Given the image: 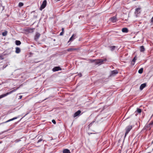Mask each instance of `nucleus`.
<instances>
[{"label": "nucleus", "instance_id": "6", "mask_svg": "<svg viewBox=\"0 0 153 153\" xmlns=\"http://www.w3.org/2000/svg\"><path fill=\"white\" fill-rule=\"evenodd\" d=\"M81 113V111L80 110H78L77 112H76L74 115L73 117H75L77 116H79Z\"/></svg>", "mask_w": 153, "mask_h": 153}, {"label": "nucleus", "instance_id": "10", "mask_svg": "<svg viewBox=\"0 0 153 153\" xmlns=\"http://www.w3.org/2000/svg\"><path fill=\"white\" fill-rule=\"evenodd\" d=\"M111 21L113 22H115L117 21V19L115 16H113L110 19Z\"/></svg>", "mask_w": 153, "mask_h": 153}, {"label": "nucleus", "instance_id": "38", "mask_svg": "<svg viewBox=\"0 0 153 153\" xmlns=\"http://www.w3.org/2000/svg\"><path fill=\"white\" fill-rule=\"evenodd\" d=\"M3 67H4V68H5L6 67H5V66H4H4H3Z\"/></svg>", "mask_w": 153, "mask_h": 153}, {"label": "nucleus", "instance_id": "25", "mask_svg": "<svg viewBox=\"0 0 153 153\" xmlns=\"http://www.w3.org/2000/svg\"><path fill=\"white\" fill-rule=\"evenodd\" d=\"M7 31H5L4 32L2 33V35L3 36H5L7 35Z\"/></svg>", "mask_w": 153, "mask_h": 153}, {"label": "nucleus", "instance_id": "20", "mask_svg": "<svg viewBox=\"0 0 153 153\" xmlns=\"http://www.w3.org/2000/svg\"><path fill=\"white\" fill-rule=\"evenodd\" d=\"M136 60V56H135L134 58L133 59V60H132V61H131V64H132V65H134V63H135V62Z\"/></svg>", "mask_w": 153, "mask_h": 153}, {"label": "nucleus", "instance_id": "8", "mask_svg": "<svg viewBox=\"0 0 153 153\" xmlns=\"http://www.w3.org/2000/svg\"><path fill=\"white\" fill-rule=\"evenodd\" d=\"M40 36V34L39 33H36V35L34 37V39L36 41H37V40L39 39V37Z\"/></svg>", "mask_w": 153, "mask_h": 153}, {"label": "nucleus", "instance_id": "22", "mask_svg": "<svg viewBox=\"0 0 153 153\" xmlns=\"http://www.w3.org/2000/svg\"><path fill=\"white\" fill-rule=\"evenodd\" d=\"M16 44L17 45H19L21 44V42L20 41L16 40L15 42Z\"/></svg>", "mask_w": 153, "mask_h": 153}, {"label": "nucleus", "instance_id": "19", "mask_svg": "<svg viewBox=\"0 0 153 153\" xmlns=\"http://www.w3.org/2000/svg\"><path fill=\"white\" fill-rule=\"evenodd\" d=\"M109 47L110 48L111 50V51H113L115 49L116 47L115 46H110Z\"/></svg>", "mask_w": 153, "mask_h": 153}, {"label": "nucleus", "instance_id": "15", "mask_svg": "<svg viewBox=\"0 0 153 153\" xmlns=\"http://www.w3.org/2000/svg\"><path fill=\"white\" fill-rule=\"evenodd\" d=\"M63 153H71L70 150L67 149H64L63 151Z\"/></svg>", "mask_w": 153, "mask_h": 153}, {"label": "nucleus", "instance_id": "35", "mask_svg": "<svg viewBox=\"0 0 153 153\" xmlns=\"http://www.w3.org/2000/svg\"><path fill=\"white\" fill-rule=\"evenodd\" d=\"M153 143V140L152 141V144Z\"/></svg>", "mask_w": 153, "mask_h": 153}, {"label": "nucleus", "instance_id": "30", "mask_svg": "<svg viewBox=\"0 0 153 153\" xmlns=\"http://www.w3.org/2000/svg\"><path fill=\"white\" fill-rule=\"evenodd\" d=\"M52 123L54 124H56V121L55 120H53L52 121Z\"/></svg>", "mask_w": 153, "mask_h": 153}, {"label": "nucleus", "instance_id": "21", "mask_svg": "<svg viewBox=\"0 0 153 153\" xmlns=\"http://www.w3.org/2000/svg\"><path fill=\"white\" fill-rule=\"evenodd\" d=\"M76 49L75 48H68L67 49V51H73L74 50H76Z\"/></svg>", "mask_w": 153, "mask_h": 153}, {"label": "nucleus", "instance_id": "1", "mask_svg": "<svg viewBox=\"0 0 153 153\" xmlns=\"http://www.w3.org/2000/svg\"><path fill=\"white\" fill-rule=\"evenodd\" d=\"M107 60L106 59H96L95 64L96 65H100L102 64L104 61H106Z\"/></svg>", "mask_w": 153, "mask_h": 153}, {"label": "nucleus", "instance_id": "29", "mask_svg": "<svg viewBox=\"0 0 153 153\" xmlns=\"http://www.w3.org/2000/svg\"><path fill=\"white\" fill-rule=\"evenodd\" d=\"M151 23H152V24H153V16L151 19Z\"/></svg>", "mask_w": 153, "mask_h": 153}, {"label": "nucleus", "instance_id": "2", "mask_svg": "<svg viewBox=\"0 0 153 153\" xmlns=\"http://www.w3.org/2000/svg\"><path fill=\"white\" fill-rule=\"evenodd\" d=\"M132 128V126H128L126 127L125 128V130L126 131V132L125 134V137L128 134L129 132L130 131V130Z\"/></svg>", "mask_w": 153, "mask_h": 153}, {"label": "nucleus", "instance_id": "27", "mask_svg": "<svg viewBox=\"0 0 153 153\" xmlns=\"http://www.w3.org/2000/svg\"><path fill=\"white\" fill-rule=\"evenodd\" d=\"M94 122V121H93L91 123H90V124L88 125V128H89V127H90V126H91L92 125V124H93V123Z\"/></svg>", "mask_w": 153, "mask_h": 153}, {"label": "nucleus", "instance_id": "34", "mask_svg": "<svg viewBox=\"0 0 153 153\" xmlns=\"http://www.w3.org/2000/svg\"><path fill=\"white\" fill-rule=\"evenodd\" d=\"M22 96H19V99H21V98H22Z\"/></svg>", "mask_w": 153, "mask_h": 153}, {"label": "nucleus", "instance_id": "41", "mask_svg": "<svg viewBox=\"0 0 153 153\" xmlns=\"http://www.w3.org/2000/svg\"><path fill=\"white\" fill-rule=\"evenodd\" d=\"M150 153L149 152H148V153Z\"/></svg>", "mask_w": 153, "mask_h": 153}, {"label": "nucleus", "instance_id": "23", "mask_svg": "<svg viewBox=\"0 0 153 153\" xmlns=\"http://www.w3.org/2000/svg\"><path fill=\"white\" fill-rule=\"evenodd\" d=\"M24 5V4L22 2H19L18 4V6L19 7H21Z\"/></svg>", "mask_w": 153, "mask_h": 153}, {"label": "nucleus", "instance_id": "14", "mask_svg": "<svg viewBox=\"0 0 153 153\" xmlns=\"http://www.w3.org/2000/svg\"><path fill=\"white\" fill-rule=\"evenodd\" d=\"M122 31L123 33H127L128 32V30L126 28H123L122 29Z\"/></svg>", "mask_w": 153, "mask_h": 153}, {"label": "nucleus", "instance_id": "28", "mask_svg": "<svg viewBox=\"0 0 153 153\" xmlns=\"http://www.w3.org/2000/svg\"><path fill=\"white\" fill-rule=\"evenodd\" d=\"M90 60L91 62H95L96 59H90Z\"/></svg>", "mask_w": 153, "mask_h": 153}, {"label": "nucleus", "instance_id": "18", "mask_svg": "<svg viewBox=\"0 0 153 153\" xmlns=\"http://www.w3.org/2000/svg\"><path fill=\"white\" fill-rule=\"evenodd\" d=\"M142 111V110L141 109L137 108V110L135 112V113H138L139 114Z\"/></svg>", "mask_w": 153, "mask_h": 153}, {"label": "nucleus", "instance_id": "16", "mask_svg": "<svg viewBox=\"0 0 153 153\" xmlns=\"http://www.w3.org/2000/svg\"><path fill=\"white\" fill-rule=\"evenodd\" d=\"M16 51L15 52L17 53H19L21 51L20 49L18 47H16Z\"/></svg>", "mask_w": 153, "mask_h": 153}, {"label": "nucleus", "instance_id": "11", "mask_svg": "<svg viewBox=\"0 0 153 153\" xmlns=\"http://www.w3.org/2000/svg\"><path fill=\"white\" fill-rule=\"evenodd\" d=\"M118 72L116 70H114L111 71V75H115L118 74Z\"/></svg>", "mask_w": 153, "mask_h": 153}, {"label": "nucleus", "instance_id": "42", "mask_svg": "<svg viewBox=\"0 0 153 153\" xmlns=\"http://www.w3.org/2000/svg\"><path fill=\"white\" fill-rule=\"evenodd\" d=\"M0 143H1V142H0Z\"/></svg>", "mask_w": 153, "mask_h": 153}, {"label": "nucleus", "instance_id": "7", "mask_svg": "<svg viewBox=\"0 0 153 153\" xmlns=\"http://www.w3.org/2000/svg\"><path fill=\"white\" fill-rule=\"evenodd\" d=\"M76 36V35L75 34H73L71 37L70 38L69 41L68 42H69L70 41H73L74 39H75V37Z\"/></svg>", "mask_w": 153, "mask_h": 153}, {"label": "nucleus", "instance_id": "5", "mask_svg": "<svg viewBox=\"0 0 153 153\" xmlns=\"http://www.w3.org/2000/svg\"><path fill=\"white\" fill-rule=\"evenodd\" d=\"M62 70V68H60L59 67L57 66V67H55L53 69L52 71H57L59 70Z\"/></svg>", "mask_w": 153, "mask_h": 153}, {"label": "nucleus", "instance_id": "26", "mask_svg": "<svg viewBox=\"0 0 153 153\" xmlns=\"http://www.w3.org/2000/svg\"><path fill=\"white\" fill-rule=\"evenodd\" d=\"M21 141V140L20 139H16V140H15L14 141V142H15L16 143H17Z\"/></svg>", "mask_w": 153, "mask_h": 153}, {"label": "nucleus", "instance_id": "3", "mask_svg": "<svg viewBox=\"0 0 153 153\" xmlns=\"http://www.w3.org/2000/svg\"><path fill=\"white\" fill-rule=\"evenodd\" d=\"M16 90H17V89H13L9 92H7L6 94H4L2 95H0V99L4 97H5L7 96V95L8 94H11L13 92H14L16 91Z\"/></svg>", "mask_w": 153, "mask_h": 153}, {"label": "nucleus", "instance_id": "33", "mask_svg": "<svg viewBox=\"0 0 153 153\" xmlns=\"http://www.w3.org/2000/svg\"><path fill=\"white\" fill-rule=\"evenodd\" d=\"M62 32H63L64 33V28H62Z\"/></svg>", "mask_w": 153, "mask_h": 153}, {"label": "nucleus", "instance_id": "36", "mask_svg": "<svg viewBox=\"0 0 153 153\" xmlns=\"http://www.w3.org/2000/svg\"><path fill=\"white\" fill-rule=\"evenodd\" d=\"M150 124H151V125H152V123H151Z\"/></svg>", "mask_w": 153, "mask_h": 153}, {"label": "nucleus", "instance_id": "31", "mask_svg": "<svg viewBox=\"0 0 153 153\" xmlns=\"http://www.w3.org/2000/svg\"><path fill=\"white\" fill-rule=\"evenodd\" d=\"M43 140L41 138L40 139H39L37 141V143H39V142H40L41 141H42V140Z\"/></svg>", "mask_w": 153, "mask_h": 153}, {"label": "nucleus", "instance_id": "9", "mask_svg": "<svg viewBox=\"0 0 153 153\" xmlns=\"http://www.w3.org/2000/svg\"><path fill=\"white\" fill-rule=\"evenodd\" d=\"M17 118V117H14L12 119H10L4 122H3L2 123H1L0 124H4V123H7V122H10V121H12V120H15Z\"/></svg>", "mask_w": 153, "mask_h": 153}, {"label": "nucleus", "instance_id": "40", "mask_svg": "<svg viewBox=\"0 0 153 153\" xmlns=\"http://www.w3.org/2000/svg\"><path fill=\"white\" fill-rule=\"evenodd\" d=\"M80 75H81V76H82V74H80Z\"/></svg>", "mask_w": 153, "mask_h": 153}, {"label": "nucleus", "instance_id": "17", "mask_svg": "<svg viewBox=\"0 0 153 153\" xmlns=\"http://www.w3.org/2000/svg\"><path fill=\"white\" fill-rule=\"evenodd\" d=\"M145 50V48L143 46H141L140 47V50L141 52H143Z\"/></svg>", "mask_w": 153, "mask_h": 153}, {"label": "nucleus", "instance_id": "37", "mask_svg": "<svg viewBox=\"0 0 153 153\" xmlns=\"http://www.w3.org/2000/svg\"><path fill=\"white\" fill-rule=\"evenodd\" d=\"M3 67H4V68H5L6 67H5V66H4H4H3Z\"/></svg>", "mask_w": 153, "mask_h": 153}, {"label": "nucleus", "instance_id": "13", "mask_svg": "<svg viewBox=\"0 0 153 153\" xmlns=\"http://www.w3.org/2000/svg\"><path fill=\"white\" fill-rule=\"evenodd\" d=\"M140 8H136L135 9V14H139V13H140Z\"/></svg>", "mask_w": 153, "mask_h": 153}, {"label": "nucleus", "instance_id": "24", "mask_svg": "<svg viewBox=\"0 0 153 153\" xmlns=\"http://www.w3.org/2000/svg\"><path fill=\"white\" fill-rule=\"evenodd\" d=\"M143 68H141L139 70L138 72L139 74H141L143 72Z\"/></svg>", "mask_w": 153, "mask_h": 153}, {"label": "nucleus", "instance_id": "12", "mask_svg": "<svg viewBox=\"0 0 153 153\" xmlns=\"http://www.w3.org/2000/svg\"><path fill=\"white\" fill-rule=\"evenodd\" d=\"M146 86V83H143V84H142L140 88V89L141 90H142Z\"/></svg>", "mask_w": 153, "mask_h": 153}, {"label": "nucleus", "instance_id": "39", "mask_svg": "<svg viewBox=\"0 0 153 153\" xmlns=\"http://www.w3.org/2000/svg\"><path fill=\"white\" fill-rule=\"evenodd\" d=\"M80 75H81V76H82V74H80Z\"/></svg>", "mask_w": 153, "mask_h": 153}, {"label": "nucleus", "instance_id": "32", "mask_svg": "<svg viewBox=\"0 0 153 153\" xmlns=\"http://www.w3.org/2000/svg\"><path fill=\"white\" fill-rule=\"evenodd\" d=\"M63 33H64V32H61L60 33V35L62 36L63 34Z\"/></svg>", "mask_w": 153, "mask_h": 153}, {"label": "nucleus", "instance_id": "4", "mask_svg": "<svg viewBox=\"0 0 153 153\" xmlns=\"http://www.w3.org/2000/svg\"><path fill=\"white\" fill-rule=\"evenodd\" d=\"M47 4V1L46 0H45L43 1L42 4L41 5L39 9L40 10L44 9L46 6Z\"/></svg>", "mask_w": 153, "mask_h": 153}]
</instances>
